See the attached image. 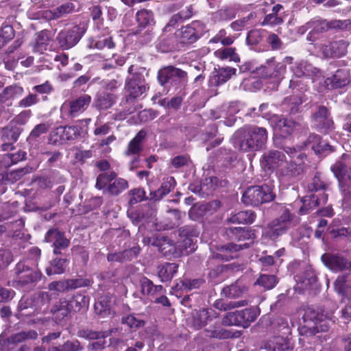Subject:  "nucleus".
Masks as SVG:
<instances>
[{
  "label": "nucleus",
  "instance_id": "1",
  "mask_svg": "<svg viewBox=\"0 0 351 351\" xmlns=\"http://www.w3.org/2000/svg\"><path fill=\"white\" fill-rule=\"evenodd\" d=\"M267 140L265 128L250 126L238 130L233 136V144L243 152L258 150L263 147Z\"/></svg>",
  "mask_w": 351,
  "mask_h": 351
},
{
  "label": "nucleus",
  "instance_id": "2",
  "mask_svg": "<svg viewBox=\"0 0 351 351\" xmlns=\"http://www.w3.org/2000/svg\"><path fill=\"white\" fill-rule=\"evenodd\" d=\"M276 195L270 186H254L247 189L243 193L242 202L246 205L256 206L273 201Z\"/></svg>",
  "mask_w": 351,
  "mask_h": 351
},
{
  "label": "nucleus",
  "instance_id": "3",
  "mask_svg": "<svg viewBox=\"0 0 351 351\" xmlns=\"http://www.w3.org/2000/svg\"><path fill=\"white\" fill-rule=\"evenodd\" d=\"M296 223L294 216L288 209H285L282 215L271 223L267 234L271 239H276L285 234Z\"/></svg>",
  "mask_w": 351,
  "mask_h": 351
},
{
  "label": "nucleus",
  "instance_id": "4",
  "mask_svg": "<svg viewBox=\"0 0 351 351\" xmlns=\"http://www.w3.org/2000/svg\"><path fill=\"white\" fill-rule=\"evenodd\" d=\"M91 99L89 95L84 94L72 100L65 101L61 106V113L69 117H76L88 108Z\"/></svg>",
  "mask_w": 351,
  "mask_h": 351
},
{
  "label": "nucleus",
  "instance_id": "5",
  "mask_svg": "<svg viewBox=\"0 0 351 351\" xmlns=\"http://www.w3.org/2000/svg\"><path fill=\"white\" fill-rule=\"evenodd\" d=\"M18 279L13 280L12 286L22 287L29 284H34L41 279L42 274L38 270H33L23 262H19L15 268Z\"/></svg>",
  "mask_w": 351,
  "mask_h": 351
},
{
  "label": "nucleus",
  "instance_id": "6",
  "mask_svg": "<svg viewBox=\"0 0 351 351\" xmlns=\"http://www.w3.org/2000/svg\"><path fill=\"white\" fill-rule=\"evenodd\" d=\"M291 71L293 76L290 80L289 87L293 89L300 87V78L313 77L319 71L316 67L304 60L295 62L291 68Z\"/></svg>",
  "mask_w": 351,
  "mask_h": 351
},
{
  "label": "nucleus",
  "instance_id": "7",
  "mask_svg": "<svg viewBox=\"0 0 351 351\" xmlns=\"http://www.w3.org/2000/svg\"><path fill=\"white\" fill-rule=\"evenodd\" d=\"M85 33V28L75 25L71 29L62 30L57 36L60 47L68 49L75 46Z\"/></svg>",
  "mask_w": 351,
  "mask_h": 351
},
{
  "label": "nucleus",
  "instance_id": "8",
  "mask_svg": "<svg viewBox=\"0 0 351 351\" xmlns=\"http://www.w3.org/2000/svg\"><path fill=\"white\" fill-rule=\"evenodd\" d=\"M350 25L348 21H335L329 23L326 20L315 19L300 27L299 31L303 34L307 29H312V33H319L327 31L330 27L347 29Z\"/></svg>",
  "mask_w": 351,
  "mask_h": 351
},
{
  "label": "nucleus",
  "instance_id": "9",
  "mask_svg": "<svg viewBox=\"0 0 351 351\" xmlns=\"http://www.w3.org/2000/svg\"><path fill=\"white\" fill-rule=\"evenodd\" d=\"M88 298L82 294H76L69 300H64L60 302L58 313L66 316L71 312H78L88 306Z\"/></svg>",
  "mask_w": 351,
  "mask_h": 351
},
{
  "label": "nucleus",
  "instance_id": "10",
  "mask_svg": "<svg viewBox=\"0 0 351 351\" xmlns=\"http://www.w3.org/2000/svg\"><path fill=\"white\" fill-rule=\"evenodd\" d=\"M331 169L339 182L341 188L347 180H351V157L348 154H343Z\"/></svg>",
  "mask_w": 351,
  "mask_h": 351
},
{
  "label": "nucleus",
  "instance_id": "11",
  "mask_svg": "<svg viewBox=\"0 0 351 351\" xmlns=\"http://www.w3.org/2000/svg\"><path fill=\"white\" fill-rule=\"evenodd\" d=\"M285 162V154L278 150H270L265 153L261 160V166L269 171L280 169Z\"/></svg>",
  "mask_w": 351,
  "mask_h": 351
},
{
  "label": "nucleus",
  "instance_id": "12",
  "mask_svg": "<svg viewBox=\"0 0 351 351\" xmlns=\"http://www.w3.org/2000/svg\"><path fill=\"white\" fill-rule=\"evenodd\" d=\"M181 235L185 237L176 245L177 253H176L175 256L189 254L194 252L196 249V242L193 241L192 237H197L198 232L194 230H190L189 231L182 230Z\"/></svg>",
  "mask_w": 351,
  "mask_h": 351
},
{
  "label": "nucleus",
  "instance_id": "13",
  "mask_svg": "<svg viewBox=\"0 0 351 351\" xmlns=\"http://www.w3.org/2000/svg\"><path fill=\"white\" fill-rule=\"evenodd\" d=\"M125 89L130 98L135 99L142 95L147 90L144 80L139 73H135L131 78L126 80Z\"/></svg>",
  "mask_w": 351,
  "mask_h": 351
},
{
  "label": "nucleus",
  "instance_id": "14",
  "mask_svg": "<svg viewBox=\"0 0 351 351\" xmlns=\"http://www.w3.org/2000/svg\"><path fill=\"white\" fill-rule=\"evenodd\" d=\"M324 264L330 269L335 271L351 269V261L337 254L326 253L322 256Z\"/></svg>",
  "mask_w": 351,
  "mask_h": 351
},
{
  "label": "nucleus",
  "instance_id": "15",
  "mask_svg": "<svg viewBox=\"0 0 351 351\" xmlns=\"http://www.w3.org/2000/svg\"><path fill=\"white\" fill-rule=\"evenodd\" d=\"M347 45L343 40L327 41L319 46V51L324 58L339 57L346 52Z\"/></svg>",
  "mask_w": 351,
  "mask_h": 351
},
{
  "label": "nucleus",
  "instance_id": "16",
  "mask_svg": "<svg viewBox=\"0 0 351 351\" xmlns=\"http://www.w3.org/2000/svg\"><path fill=\"white\" fill-rule=\"evenodd\" d=\"M186 73L180 69L169 66L160 69L158 73V80L161 85H165L170 82L184 80Z\"/></svg>",
  "mask_w": 351,
  "mask_h": 351
},
{
  "label": "nucleus",
  "instance_id": "17",
  "mask_svg": "<svg viewBox=\"0 0 351 351\" xmlns=\"http://www.w3.org/2000/svg\"><path fill=\"white\" fill-rule=\"evenodd\" d=\"M313 125L319 130H328L332 128L333 121L328 116V110L324 106H319L312 117Z\"/></svg>",
  "mask_w": 351,
  "mask_h": 351
},
{
  "label": "nucleus",
  "instance_id": "18",
  "mask_svg": "<svg viewBox=\"0 0 351 351\" xmlns=\"http://www.w3.org/2000/svg\"><path fill=\"white\" fill-rule=\"evenodd\" d=\"M287 67L284 63H278L271 60L264 66V77L274 80L275 82L279 83L284 77Z\"/></svg>",
  "mask_w": 351,
  "mask_h": 351
},
{
  "label": "nucleus",
  "instance_id": "19",
  "mask_svg": "<svg viewBox=\"0 0 351 351\" xmlns=\"http://www.w3.org/2000/svg\"><path fill=\"white\" fill-rule=\"evenodd\" d=\"M310 146L311 149L317 154H327L332 152V147L328 143L322 141L318 135H311L307 142L303 146H298V149L300 150L304 147Z\"/></svg>",
  "mask_w": 351,
  "mask_h": 351
},
{
  "label": "nucleus",
  "instance_id": "20",
  "mask_svg": "<svg viewBox=\"0 0 351 351\" xmlns=\"http://www.w3.org/2000/svg\"><path fill=\"white\" fill-rule=\"evenodd\" d=\"M350 82V71L347 69H338L335 74L327 77L325 83L331 88H342L348 85Z\"/></svg>",
  "mask_w": 351,
  "mask_h": 351
},
{
  "label": "nucleus",
  "instance_id": "21",
  "mask_svg": "<svg viewBox=\"0 0 351 351\" xmlns=\"http://www.w3.org/2000/svg\"><path fill=\"white\" fill-rule=\"evenodd\" d=\"M213 312L211 309H202L194 311L189 319V324L195 330H199L207 324L208 321Z\"/></svg>",
  "mask_w": 351,
  "mask_h": 351
},
{
  "label": "nucleus",
  "instance_id": "22",
  "mask_svg": "<svg viewBox=\"0 0 351 351\" xmlns=\"http://www.w3.org/2000/svg\"><path fill=\"white\" fill-rule=\"evenodd\" d=\"M347 276L340 275L334 282L335 291L341 297L343 302L351 300V286L347 282Z\"/></svg>",
  "mask_w": 351,
  "mask_h": 351
},
{
  "label": "nucleus",
  "instance_id": "23",
  "mask_svg": "<svg viewBox=\"0 0 351 351\" xmlns=\"http://www.w3.org/2000/svg\"><path fill=\"white\" fill-rule=\"evenodd\" d=\"M53 134L58 136L56 138L55 141H71L80 135V132L76 126H60L53 132Z\"/></svg>",
  "mask_w": 351,
  "mask_h": 351
},
{
  "label": "nucleus",
  "instance_id": "24",
  "mask_svg": "<svg viewBox=\"0 0 351 351\" xmlns=\"http://www.w3.org/2000/svg\"><path fill=\"white\" fill-rule=\"evenodd\" d=\"M176 40L182 44H191L198 39L197 34L193 27L188 25L182 27L175 33Z\"/></svg>",
  "mask_w": 351,
  "mask_h": 351
},
{
  "label": "nucleus",
  "instance_id": "25",
  "mask_svg": "<svg viewBox=\"0 0 351 351\" xmlns=\"http://www.w3.org/2000/svg\"><path fill=\"white\" fill-rule=\"evenodd\" d=\"M145 135V132L141 130L128 143L125 155L127 156H138L143 151L142 141Z\"/></svg>",
  "mask_w": 351,
  "mask_h": 351
},
{
  "label": "nucleus",
  "instance_id": "26",
  "mask_svg": "<svg viewBox=\"0 0 351 351\" xmlns=\"http://www.w3.org/2000/svg\"><path fill=\"white\" fill-rule=\"evenodd\" d=\"M247 292V287L240 280L234 284L224 287L221 294L230 298H237L243 296Z\"/></svg>",
  "mask_w": 351,
  "mask_h": 351
},
{
  "label": "nucleus",
  "instance_id": "27",
  "mask_svg": "<svg viewBox=\"0 0 351 351\" xmlns=\"http://www.w3.org/2000/svg\"><path fill=\"white\" fill-rule=\"evenodd\" d=\"M141 293L147 296H155L163 293V287L161 285H154L152 280L147 277H143L140 280Z\"/></svg>",
  "mask_w": 351,
  "mask_h": 351
},
{
  "label": "nucleus",
  "instance_id": "28",
  "mask_svg": "<svg viewBox=\"0 0 351 351\" xmlns=\"http://www.w3.org/2000/svg\"><path fill=\"white\" fill-rule=\"evenodd\" d=\"M75 5L71 2H66L58 6L53 10H48L45 12V17L49 20L56 19L72 13L75 10Z\"/></svg>",
  "mask_w": 351,
  "mask_h": 351
},
{
  "label": "nucleus",
  "instance_id": "29",
  "mask_svg": "<svg viewBox=\"0 0 351 351\" xmlns=\"http://www.w3.org/2000/svg\"><path fill=\"white\" fill-rule=\"evenodd\" d=\"M178 265L175 263H166L158 267V276L162 282L171 280L177 273Z\"/></svg>",
  "mask_w": 351,
  "mask_h": 351
},
{
  "label": "nucleus",
  "instance_id": "30",
  "mask_svg": "<svg viewBox=\"0 0 351 351\" xmlns=\"http://www.w3.org/2000/svg\"><path fill=\"white\" fill-rule=\"evenodd\" d=\"M24 93L23 87L18 85H11L5 88L0 93V102L4 103L21 97Z\"/></svg>",
  "mask_w": 351,
  "mask_h": 351
},
{
  "label": "nucleus",
  "instance_id": "31",
  "mask_svg": "<svg viewBox=\"0 0 351 351\" xmlns=\"http://www.w3.org/2000/svg\"><path fill=\"white\" fill-rule=\"evenodd\" d=\"M191 15L192 12L189 8L186 10H182L173 15L167 24L163 28V32L168 33L171 32L178 23H182L184 20L189 19Z\"/></svg>",
  "mask_w": 351,
  "mask_h": 351
},
{
  "label": "nucleus",
  "instance_id": "32",
  "mask_svg": "<svg viewBox=\"0 0 351 351\" xmlns=\"http://www.w3.org/2000/svg\"><path fill=\"white\" fill-rule=\"evenodd\" d=\"M295 126V123L291 119L277 118L275 122L274 129L282 137L289 135Z\"/></svg>",
  "mask_w": 351,
  "mask_h": 351
},
{
  "label": "nucleus",
  "instance_id": "33",
  "mask_svg": "<svg viewBox=\"0 0 351 351\" xmlns=\"http://www.w3.org/2000/svg\"><path fill=\"white\" fill-rule=\"evenodd\" d=\"M249 245L247 243H245L243 245L231 243L228 245L221 246L220 252L216 255V258L228 261L235 256L233 254L234 253L243 247L246 248Z\"/></svg>",
  "mask_w": 351,
  "mask_h": 351
},
{
  "label": "nucleus",
  "instance_id": "34",
  "mask_svg": "<svg viewBox=\"0 0 351 351\" xmlns=\"http://www.w3.org/2000/svg\"><path fill=\"white\" fill-rule=\"evenodd\" d=\"M80 284L77 281H73V279H69L62 281H54L49 285V289L54 291L56 293L67 291L70 289L77 288Z\"/></svg>",
  "mask_w": 351,
  "mask_h": 351
},
{
  "label": "nucleus",
  "instance_id": "35",
  "mask_svg": "<svg viewBox=\"0 0 351 351\" xmlns=\"http://www.w3.org/2000/svg\"><path fill=\"white\" fill-rule=\"evenodd\" d=\"M227 234L232 239L238 241L248 240L251 242L253 241L254 234L245 228L235 227L229 228L226 232Z\"/></svg>",
  "mask_w": 351,
  "mask_h": 351
},
{
  "label": "nucleus",
  "instance_id": "36",
  "mask_svg": "<svg viewBox=\"0 0 351 351\" xmlns=\"http://www.w3.org/2000/svg\"><path fill=\"white\" fill-rule=\"evenodd\" d=\"M157 239H158V241L159 245H156V247L158 248L159 251L165 255H176V253H177V248L171 239L162 234H158Z\"/></svg>",
  "mask_w": 351,
  "mask_h": 351
},
{
  "label": "nucleus",
  "instance_id": "37",
  "mask_svg": "<svg viewBox=\"0 0 351 351\" xmlns=\"http://www.w3.org/2000/svg\"><path fill=\"white\" fill-rule=\"evenodd\" d=\"M219 206L220 202L218 201H213L206 204L195 205L189 210V216L193 219H196L197 217L205 215L208 210L217 209Z\"/></svg>",
  "mask_w": 351,
  "mask_h": 351
},
{
  "label": "nucleus",
  "instance_id": "38",
  "mask_svg": "<svg viewBox=\"0 0 351 351\" xmlns=\"http://www.w3.org/2000/svg\"><path fill=\"white\" fill-rule=\"evenodd\" d=\"M178 42L176 38L175 34L169 36L166 33L163 34L159 37L156 47L158 51L165 53L171 51L175 48V43Z\"/></svg>",
  "mask_w": 351,
  "mask_h": 351
},
{
  "label": "nucleus",
  "instance_id": "39",
  "mask_svg": "<svg viewBox=\"0 0 351 351\" xmlns=\"http://www.w3.org/2000/svg\"><path fill=\"white\" fill-rule=\"evenodd\" d=\"M116 99L117 96L113 93H101L97 96L95 106L99 109L106 110L110 108Z\"/></svg>",
  "mask_w": 351,
  "mask_h": 351
},
{
  "label": "nucleus",
  "instance_id": "40",
  "mask_svg": "<svg viewBox=\"0 0 351 351\" xmlns=\"http://www.w3.org/2000/svg\"><path fill=\"white\" fill-rule=\"evenodd\" d=\"M256 215L252 210H243L232 215L228 221L234 223H252L254 222Z\"/></svg>",
  "mask_w": 351,
  "mask_h": 351
},
{
  "label": "nucleus",
  "instance_id": "41",
  "mask_svg": "<svg viewBox=\"0 0 351 351\" xmlns=\"http://www.w3.org/2000/svg\"><path fill=\"white\" fill-rule=\"evenodd\" d=\"M214 55L216 58L221 60H229L234 62H239L240 58L238 53L236 52L235 48L226 47L219 49L214 52Z\"/></svg>",
  "mask_w": 351,
  "mask_h": 351
},
{
  "label": "nucleus",
  "instance_id": "42",
  "mask_svg": "<svg viewBox=\"0 0 351 351\" xmlns=\"http://www.w3.org/2000/svg\"><path fill=\"white\" fill-rule=\"evenodd\" d=\"M285 167H282L278 169V173L280 176L292 178L295 177L302 173L303 169L300 165H296L293 162H286L284 164Z\"/></svg>",
  "mask_w": 351,
  "mask_h": 351
},
{
  "label": "nucleus",
  "instance_id": "43",
  "mask_svg": "<svg viewBox=\"0 0 351 351\" xmlns=\"http://www.w3.org/2000/svg\"><path fill=\"white\" fill-rule=\"evenodd\" d=\"M129 187L128 182L121 178H115L106 188V191L112 195H118Z\"/></svg>",
  "mask_w": 351,
  "mask_h": 351
},
{
  "label": "nucleus",
  "instance_id": "44",
  "mask_svg": "<svg viewBox=\"0 0 351 351\" xmlns=\"http://www.w3.org/2000/svg\"><path fill=\"white\" fill-rule=\"evenodd\" d=\"M50 38L47 31H42L39 32L37 34L35 42L33 45L34 51L43 53L44 51L47 50Z\"/></svg>",
  "mask_w": 351,
  "mask_h": 351
},
{
  "label": "nucleus",
  "instance_id": "45",
  "mask_svg": "<svg viewBox=\"0 0 351 351\" xmlns=\"http://www.w3.org/2000/svg\"><path fill=\"white\" fill-rule=\"evenodd\" d=\"M117 176V174L114 171L100 173L97 178L95 187L99 190L104 189L105 191H106V188L109 184H110Z\"/></svg>",
  "mask_w": 351,
  "mask_h": 351
},
{
  "label": "nucleus",
  "instance_id": "46",
  "mask_svg": "<svg viewBox=\"0 0 351 351\" xmlns=\"http://www.w3.org/2000/svg\"><path fill=\"white\" fill-rule=\"evenodd\" d=\"M66 269V259L55 258L50 267L46 269L48 276L53 274H60L64 272Z\"/></svg>",
  "mask_w": 351,
  "mask_h": 351
},
{
  "label": "nucleus",
  "instance_id": "47",
  "mask_svg": "<svg viewBox=\"0 0 351 351\" xmlns=\"http://www.w3.org/2000/svg\"><path fill=\"white\" fill-rule=\"evenodd\" d=\"M38 337V333L36 330H31L28 331H22L12 335L10 341L16 344L23 342L27 339H35Z\"/></svg>",
  "mask_w": 351,
  "mask_h": 351
},
{
  "label": "nucleus",
  "instance_id": "48",
  "mask_svg": "<svg viewBox=\"0 0 351 351\" xmlns=\"http://www.w3.org/2000/svg\"><path fill=\"white\" fill-rule=\"evenodd\" d=\"M265 35V31L263 29H253L249 32L246 38V43L248 45L255 46L259 44Z\"/></svg>",
  "mask_w": 351,
  "mask_h": 351
},
{
  "label": "nucleus",
  "instance_id": "49",
  "mask_svg": "<svg viewBox=\"0 0 351 351\" xmlns=\"http://www.w3.org/2000/svg\"><path fill=\"white\" fill-rule=\"evenodd\" d=\"M21 131V128L10 125L3 130V138L5 141L16 142L19 138Z\"/></svg>",
  "mask_w": 351,
  "mask_h": 351
},
{
  "label": "nucleus",
  "instance_id": "50",
  "mask_svg": "<svg viewBox=\"0 0 351 351\" xmlns=\"http://www.w3.org/2000/svg\"><path fill=\"white\" fill-rule=\"evenodd\" d=\"M239 311L227 313L222 319V324L226 326H241L243 325Z\"/></svg>",
  "mask_w": 351,
  "mask_h": 351
},
{
  "label": "nucleus",
  "instance_id": "51",
  "mask_svg": "<svg viewBox=\"0 0 351 351\" xmlns=\"http://www.w3.org/2000/svg\"><path fill=\"white\" fill-rule=\"evenodd\" d=\"M136 18L138 25L145 27L153 21V14L151 11L141 10L137 12Z\"/></svg>",
  "mask_w": 351,
  "mask_h": 351
},
{
  "label": "nucleus",
  "instance_id": "52",
  "mask_svg": "<svg viewBox=\"0 0 351 351\" xmlns=\"http://www.w3.org/2000/svg\"><path fill=\"white\" fill-rule=\"evenodd\" d=\"M242 321V326L245 328L248 326L250 323L254 322L257 317L256 311L252 308H245L242 311H239Z\"/></svg>",
  "mask_w": 351,
  "mask_h": 351
},
{
  "label": "nucleus",
  "instance_id": "53",
  "mask_svg": "<svg viewBox=\"0 0 351 351\" xmlns=\"http://www.w3.org/2000/svg\"><path fill=\"white\" fill-rule=\"evenodd\" d=\"M77 335L80 338H84L88 340L99 339L106 337L104 332L93 331L88 329H81L78 330Z\"/></svg>",
  "mask_w": 351,
  "mask_h": 351
},
{
  "label": "nucleus",
  "instance_id": "54",
  "mask_svg": "<svg viewBox=\"0 0 351 351\" xmlns=\"http://www.w3.org/2000/svg\"><path fill=\"white\" fill-rule=\"evenodd\" d=\"M236 69L231 67H225L220 69L216 76L217 84H221L227 82L232 75H234L236 73Z\"/></svg>",
  "mask_w": 351,
  "mask_h": 351
},
{
  "label": "nucleus",
  "instance_id": "55",
  "mask_svg": "<svg viewBox=\"0 0 351 351\" xmlns=\"http://www.w3.org/2000/svg\"><path fill=\"white\" fill-rule=\"evenodd\" d=\"M246 302L245 300L228 303L225 302L222 300H218L215 302L214 306L217 309L225 311L231 308H234L239 306H244Z\"/></svg>",
  "mask_w": 351,
  "mask_h": 351
},
{
  "label": "nucleus",
  "instance_id": "56",
  "mask_svg": "<svg viewBox=\"0 0 351 351\" xmlns=\"http://www.w3.org/2000/svg\"><path fill=\"white\" fill-rule=\"evenodd\" d=\"M276 278L274 276L263 274L257 279L256 284L267 289H271L276 285Z\"/></svg>",
  "mask_w": 351,
  "mask_h": 351
},
{
  "label": "nucleus",
  "instance_id": "57",
  "mask_svg": "<svg viewBox=\"0 0 351 351\" xmlns=\"http://www.w3.org/2000/svg\"><path fill=\"white\" fill-rule=\"evenodd\" d=\"M115 46L114 43L111 38H106L100 40H91L88 45L90 48L102 49L107 47L108 49H112Z\"/></svg>",
  "mask_w": 351,
  "mask_h": 351
},
{
  "label": "nucleus",
  "instance_id": "58",
  "mask_svg": "<svg viewBox=\"0 0 351 351\" xmlns=\"http://www.w3.org/2000/svg\"><path fill=\"white\" fill-rule=\"evenodd\" d=\"M39 101L40 99L36 94L29 93L27 96L19 101L18 106L23 108H27L37 104Z\"/></svg>",
  "mask_w": 351,
  "mask_h": 351
},
{
  "label": "nucleus",
  "instance_id": "59",
  "mask_svg": "<svg viewBox=\"0 0 351 351\" xmlns=\"http://www.w3.org/2000/svg\"><path fill=\"white\" fill-rule=\"evenodd\" d=\"M128 195L131 197L130 199V204L131 205L141 202L146 199L145 191L141 188L130 190Z\"/></svg>",
  "mask_w": 351,
  "mask_h": 351
},
{
  "label": "nucleus",
  "instance_id": "60",
  "mask_svg": "<svg viewBox=\"0 0 351 351\" xmlns=\"http://www.w3.org/2000/svg\"><path fill=\"white\" fill-rule=\"evenodd\" d=\"M122 323L127 324L132 329L143 327L145 324V322L143 319L133 315H130L123 317Z\"/></svg>",
  "mask_w": 351,
  "mask_h": 351
},
{
  "label": "nucleus",
  "instance_id": "61",
  "mask_svg": "<svg viewBox=\"0 0 351 351\" xmlns=\"http://www.w3.org/2000/svg\"><path fill=\"white\" fill-rule=\"evenodd\" d=\"M14 36V32L12 26L5 25L0 29V47L12 40Z\"/></svg>",
  "mask_w": 351,
  "mask_h": 351
},
{
  "label": "nucleus",
  "instance_id": "62",
  "mask_svg": "<svg viewBox=\"0 0 351 351\" xmlns=\"http://www.w3.org/2000/svg\"><path fill=\"white\" fill-rule=\"evenodd\" d=\"M95 313L101 317H105L110 315V304L104 300L95 302Z\"/></svg>",
  "mask_w": 351,
  "mask_h": 351
},
{
  "label": "nucleus",
  "instance_id": "63",
  "mask_svg": "<svg viewBox=\"0 0 351 351\" xmlns=\"http://www.w3.org/2000/svg\"><path fill=\"white\" fill-rule=\"evenodd\" d=\"M122 80L119 77L117 79L112 80H103L100 82V85L106 91L111 92L112 93L116 89L121 86Z\"/></svg>",
  "mask_w": 351,
  "mask_h": 351
},
{
  "label": "nucleus",
  "instance_id": "64",
  "mask_svg": "<svg viewBox=\"0 0 351 351\" xmlns=\"http://www.w3.org/2000/svg\"><path fill=\"white\" fill-rule=\"evenodd\" d=\"M50 126L48 123H44L36 125L29 134V139H34L39 137L40 135L45 134L48 132Z\"/></svg>",
  "mask_w": 351,
  "mask_h": 351
}]
</instances>
